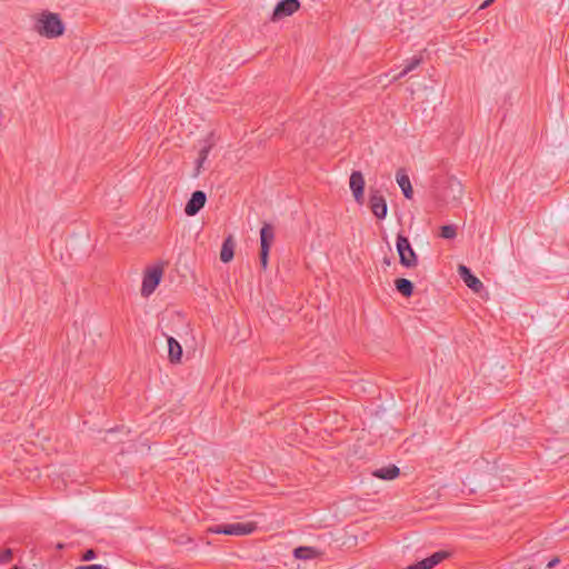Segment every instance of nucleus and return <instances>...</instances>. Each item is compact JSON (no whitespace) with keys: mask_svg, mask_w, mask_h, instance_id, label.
I'll return each instance as SVG.
<instances>
[{"mask_svg":"<svg viewBox=\"0 0 569 569\" xmlns=\"http://www.w3.org/2000/svg\"><path fill=\"white\" fill-rule=\"evenodd\" d=\"M34 30L42 37L54 39L63 34L64 24L57 13L44 12L37 20Z\"/></svg>","mask_w":569,"mask_h":569,"instance_id":"f257e3e1","label":"nucleus"},{"mask_svg":"<svg viewBox=\"0 0 569 569\" xmlns=\"http://www.w3.org/2000/svg\"><path fill=\"white\" fill-rule=\"evenodd\" d=\"M253 522L218 523L211 526L209 532L228 536H247L256 530Z\"/></svg>","mask_w":569,"mask_h":569,"instance_id":"f03ea898","label":"nucleus"},{"mask_svg":"<svg viewBox=\"0 0 569 569\" xmlns=\"http://www.w3.org/2000/svg\"><path fill=\"white\" fill-rule=\"evenodd\" d=\"M396 247L401 266L406 268H413L418 264V256L412 249L411 243L406 236L398 233Z\"/></svg>","mask_w":569,"mask_h":569,"instance_id":"7ed1b4c3","label":"nucleus"},{"mask_svg":"<svg viewBox=\"0 0 569 569\" xmlns=\"http://www.w3.org/2000/svg\"><path fill=\"white\" fill-rule=\"evenodd\" d=\"M162 274V264H154L146 270L141 286V295L143 297H149L151 293H153L161 281Z\"/></svg>","mask_w":569,"mask_h":569,"instance_id":"20e7f679","label":"nucleus"},{"mask_svg":"<svg viewBox=\"0 0 569 569\" xmlns=\"http://www.w3.org/2000/svg\"><path fill=\"white\" fill-rule=\"evenodd\" d=\"M299 8V0H280L272 11L271 20L278 21L284 17H289L298 11Z\"/></svg>","mask_w":569,"mask_h":569,"instance_id":"39448f33","label":"nucleus"},{"mask_svg":"<svg viewBox=\"0 0 569 569\" xmlns=\"http://www.w3.org/2000/svg\"><path fill=\"white\" fill-rule=\"evenodd\" d=\"M369 207L371 212L378 218V219H385L387 216V202L385 197L380 193L379 190H370L369 196Z\"/></svg>","mask_w":569,"mask_h":569,"instance_id":"423d86ee","label":"nucleus"},{"mask_svg":"<svg viewBox=\"0 0 569 569\" xmlns=\"http://www.w3.org/2000/svg\"><path fill=\"white\" fill-rule=\"evenodd\" d=\"M207 194L202 190H196L186 203L184 212L189 217L196 216L206 204Z\"/></svg>","mask_w":569,"mask_h":569,"instance_id":"0eeeda50","label":"nucleus"},{"mask_svg":"<svg viewBox=\"0 0 569 569\" xmlns=\"http://www.w3.org/2000/svg\"><path fill=\"white\" fill-rule=\"evenodd\" d=\"M350 190L353 194L355 200L362 204L365 201V178L360 171H352L349 180Z\"/></svg>","mask_w":569,"mask_h":569,"instance_id":"6e6552de","label":"nucleus"},{"mask_svg":"<svg viewBox=\"0 0 569 569\" xmlns=\"http://www.w3.org/2000/svg\"><path fill=\"white\" fill-rule=\"evenodd\" d=\"M458 273L466 283V286L470 288L472 291L480 292L482 290V282L472 273L470 268H468L465 264H460L458 267Z\"/></svg>","mask_w":569,"mask_h":569,"instance_id":"1a4fd4ad","label":"nucleus"},{"mask_svg":"<svg viewBox=\"0 0 569 569\" xmlns=\"http://www.w3.org/2000/svg\"><path fill=\"white\" fill-rule=\"evenodd\" d=\"M274 240V228L269 222H263L260 229V249L270 250Z\"/></svg>","mask_w":569,"mask_h":569,"instance_id":"9d476101","label":"nucleus"},{"mask_svg":"<svg viewBox=\"0 0 569 569\" xmlns=\"http://www.w3.org/2000/svg\"><path fill=\"white\" fill-rule=\"evenodd\" d=\"M166 337H167V342H168V357H169L170 362H172V363L180 362L181 357H182L181 345L173 337H171V336H166Z\"/></svg>","mask_w":569,"mask_h":569,"instance_id":"9b49d317","label":"nucleus"},{"mask_svg":"<svg viewBox=\"0 0 569 569\" xmlns=\"http://www.w3.org/2000/svg\"><path fill=\"white\" fill-rule=\"evenodd\" d=\"M397 182L401 188V191L406 199H411L413 194V190L411 187L410 179L403 169H399L396 174Z\"/></svg>","mask_w":569,"mask_h":569,"instance_id":"f8f14e48","label":"nucleus"},{"mask_svg":"<svg viewBox=\"0 0 569 569\" xmlns=\"http://www.w3.org/2000/svg\"><path fill=\"white\" fill-rule=\"evenodd\" d=\"M400 475V469L395 465H389L372 471V476L382 480H393Z\"/></svg>","mask_w":569,"mask_h":569,"instance_id":"ddd939ff","label":"nucleus"},{"mask_svg":"<svg viewBox=\"0 0 569 569\" xmlns=\"http://www.w3.org/2000/svg\"><path fill=\"white\" fill-rule=\"evenodd\" d=\"M212 147H213V142L211 141V137H208V139L204 140L203 146L201 147V149L199 151V157L197 159V164H196V173H194L196 177L200 173V170H201L203 163L206 162Z\"/></svg>","mask_w":569,"mask_h":569,"instance_id":"4468645a","label":"nucleus"},{"mask_svg":"<svg viewBox=\"0 0 569 569\" xmlns=\"http://www.w3.org/2000/svg\"><path fill=\"white\" fill-rule=\"evenodd\" d=\"M234 256V242L232 236L227 237L221 247L220 260L224 263L230 262Z\"/></svg>","mask_w":569,"mask_h":569,"instance_id":"2eb2a0df","label":"nucleus"},{"mask_svg":"<svg viewBox=\"0 0 569 569\" xmlns=\"http://www.w3.org/2000/svg\"><path fill=\"white\" fill-rule=\"evenodd\" d=\"M319 555H320V551L313 547L300 546V547L295 548V550H293V556L297 559H302V560L315 559Z\"/></svg>","mask_w":569,"mask_h":569,"instance_id":"dca6fc26","label":"nucleus"},{"mask_svg":"<svg viewBox=\"0 0 569 569\" xmlns=\"http://www.w3.org/2000/svg\"><path fill=\"white\" fill-rule=\"evenodd\" d=\"M396 290L403 297L409 298L413 293V283L406 278H398L395 280Z\"/></svg>","mask_w":569,"mask_h":569,"instance_id":"f3484780","label":"nucleus"},{"mask_svg":"<svg viewBox=\"0 0 569 569\" xmlns=\"http://www.w3.org/2000/svg\"><path fill=\"white\" fill-rule=\"evenodd\" d=\"M447 190L451 192L452 199L458 200L462 196V184L457 179H450L448 181Z\"/></svg>","mask_w":569,"mask_h":569,"instance_id":"a211bd4d","label":"nucleus"},{"mask_svg":"<svg viewBox=\"0 0 569 569\" xmlns=\"http://www.w3.org/2000/svg\"><path fill=\"white\" fill-rule=\"evenodd\" d=\"M447 557H448V552L441 550V551H437V552L432 553L431 556L425 558V561L431 569L435 566H437L438 563H440Z\"/></svg>","mask_w":569,"mask_h":569,"instance_id":"6ab92c4d","label":"nucleus"},{"mask_svg":"<svg viewBox=\"0 0 569 569\" xmlns=\"http://www.w3.org/2000/svg\"><path fill=\"white\" fill-rule=\"evenodd\" d=\"M422 62V56H413L406 60L405 72H411L418 68Z\"/></svg>","mask_w":569,"mask_h":569,"instance_id":"aec40b11","label":"nucleus"},{"mask_svg":"<svg viewBox=\"0 0 569 569\" xmlns=\"http://www.w3.org/2000/svg\"><path fill=\"white\" fill-rule=\"evenodd\" d=\"M440 236L443 239H453L457 236V227L453 224H446L441 227Z\"/></svg>","mask_w":569,"mask_h":569,"instance_id":"412c9836","label":"nucleus"},{"mask_svg":"<svg viewBox=\"0 0 569 569\" xmlns=\"http://www.w3.org/2000/svg\"><path fill=\"white\" fill-rule=\"evenodd\" d=\"M269 251L270 250L260 249L259 260H260L261 268L263 270H266L268 268Z\"/></svg>","mask_w":569,"mask_h":569,"instance_id":"4be33fe9","label":"nucleus"},{"mask_svg":"<svg viewBox=\"0 0 569 569\" xmlns=\"http://www.w3.org/2000/svg\"><path fill=\"white\" fill-rule=\"evenodd\" d=\"M12 550L11 549H4L1 553H0V562L1 563H8L12 560Z\"/></svg>","mask_w":569,"mask_h":569,"instance_id":"5701e85b","label":"nucleus"},{"mask_svg":"<svg viewBox=\"0 0 569 569\" xmlns=\"http://www.w3.org/2000/svg\"><path fill=\"white\" fill-rule=\"evenodd\" d=\"M96 557L97 552L93 549H87L81 556V561H90L96 559Z\"/></svg>","mask_w":569,"mask_h":569,"instance_id":"b1692460","label":"nucleus"},{"mask_svg":"<svg viewBox=\"0 0 569 569\" xmlns=\"http://www.w3.org/2000/svg\"><path fill=\"white\" fill-rule=\"evenodd\" d=\"M406 569H430L425 559L415 565L408 566Z\"/></svg>","mask_w":569,"mask_h":569,"instance_id":"393cba45","label":"nucleus"},{"mask_svg":"<svg viewBox=\"0 0 569 569\" xmlns=\"http://www.w3.org/2000/svg\"><path fill=\"white\" fill-rule=\"evenodd\" d=\"M76 569H109L102 565H82L78 566Z\"/></svg>","mask_w":569,"mask_h":569,"instance_id":"a878e982","label":"nucleus"},{"mask_svg":"<svg viewBox=\"0 0 569 569\" xmlns=\"http://www.w3.org/2000/svg\"><path fill=\"white\" fill-rule=\"evenodd\" d=\"M496 0H485L480 7H479V10H483V9H487L488 7H490Z\"/></svg>","mask_w":569,"mask_h":569,"instance_id":"bb28decb","label":"nucleus"},{"mask_svg":"<svg viewBox=\"0 0 569 569\" xmlns=\"http://www.w3.org/2000/svg\"><path fill=\"white\" fill-rule=\"evenodd\" d=\"M559 563V559L558 558H553L551 559L548 565H547V568L548 569H552L553 567H556L557 565Z\"/></svg>","mask_w":569,"mask_h":569,"instance_id":"cd10ccee","label":"nucleus"},{"mask_svg":"<svg viewBox=\"0 0 569 569\" xmlns=\"http://www.w3.org/2000/svg\"><path fill=\"white\" fill-rule=\"evenodd\" d=\"M409 72H405V68L399 72L398 76L395 77L396 80L398 79H401L403 78L405 76H407Z\"/></svg>","mask_w":569,"mask_h":569,"instance_id":"c85d7f7f","label":"nucleus"},{"mask_svg":"<svg viewBox=\"0 0 569 569\" xmlns=\"http://www.w3.org/2000/svg\"><path fill=\"white\" fill-rule=\"evenodd\" d=\"M63 548H64V545H63V543H61V542L57 543V549L61 550V549H63Z\"/></svg>","mask_w":569,"mask_h":569,"instance_id":"c756f323","label":"nucleus"},{"mask_svg":"<svg viewBox=\"0 0 569 569\" xmlns=\"http://www.w3.org/2000/svg\"><path fill=\"white\" fill-rule=\"evenodd\" d=\"M385 263H387L389 266L390 264V260L389 259H385Z\"/></svg>","mask_w":569,"mask_h":569,"instance_id":"7c9ffc66","label":"nucleus"},{"mask_svg":"<svg viewBox=\"0 0 569 569\" xmlns=\"http://www.w3.org/2000/svg\"><path fill=\"white\" fill-rule=\"evenodd\" d=\"M11 569H21V568H19V567H17V566H14V567H12Z\"/></svg>","mask_w":569,"mask_h":569,"instance_id":"2f4dec72","label":"nucleus"}]
</instances>
